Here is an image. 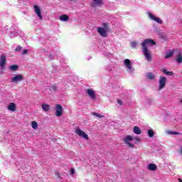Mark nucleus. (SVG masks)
Wrapping results in <instances>:
<instances>
[{"mask_svg":"<svg viewBox=\"0 0 182 182\" xmlns=\"http://www.w3.org/2000/svg\"><path fill=\"white\" fill-rule=\"evenodd\" d=\"M147 77L150 80H153V79H154V75L151 73H149L147 74Z\"/></svg>","mask_w":182,"mask_h":182,"instance_id":"nucleus-25","label":"nucleus"},{"mask_svg":"<svg viewBox=\"0 0 182 182\" xmlns=\"http://www.w3.org/2000/svg\"><path fill=\"white\" fill-rule=\"evenodd\" d=\"M70 1H75V0H70Z\"/></svg>","mask_w":182,"mask_h":182,"instance_id":"nucleus-37","label":"nucleus"},{"mask_svg":"<svg viewBox=\"0 0 182 182\" xmlns=\"http://www.w3.org/2000/svg\"><path fill=\"white\" fill-rule=\"evenodd\" d=\"M163 73H165V75H167L168 76H173L174 75V73L171 71H167L166 69L162 70Z\"/></svg>","mask_w":182,"mask_h":182,"instance_id":"nucleus-19","label":"nucleus"},{"mask_svg":"<svg viewBox=\"0 0 182 182\" xmlns=\"http://www.w3.org/2000/svg\"><path fill=\"white\" fill-rule=\"evenodd\" d=\"M87 94L88 95V96L90 97H91L92 99V100H96V92H95V91L93 90H92V89L87 90Z\"/></svg>","mask_w":182,"mask_h":182,"instance_id":"nucleus-12","label":"nucleus"},{"mask_svg":"<svg viewBox=\"0 0 182 182\" xmlns=\"http://www.w3.org/2000/svg\"><path fill=\"white\" fill-rule=\"evenodd\" d=\"M92 3L90 4L91 8H96L97 6H103L105 2L103 0H92Z\"/></svg>","mask_w":182,"mask_h":182,"instance_id":"nucleus-4","label":"nucleus"},{"mask_svg":"<svg viewBox=\"0 0 182 182\" xmlns=\"http://www.w3.org/2000/svg\"><path fill=\"white\" fill-rule=\"evenodd\" d=\"M75 133H76L80 137H82V139H85V140H89V136L87 135V134H85L83 130L80 129H76Z\"/></svg>","mask_w":182,"mask_h":182,"instance_id":"nucleus-3","label":"nucleus"},{"mask_svg":"<svg viewBox=\"0 0 182 182\" xmlns=\"http://www.w3.org/2000/svg\"><path fill=\"white\" fill-rule=\"evenodd\" d=\"M180 103L182 105V98L180 100Z\"/></svg>","mask_w":182,"mask_h":182,"instance_id":"nucleus-36","label":"nucleus"},{"mask_svg":"<svg viewBox=\"0 0 182 182\" xmlns=\"http://www.w3.org/2000/svg\"><path fill=\"white\" fill-rule=\"evenodd\" d=\"M173 55H174V51H171L169 53H167L165 55V59H168V58H171V56H173Z\"/></svg>","mask_w":182,"mask_h":182,"instance_id":"nucleus-21","label":"nucleus"},{"mask_svg":"<svg viewBox=\"0 0 182 182\" xmlns=\"http://www.w3.org/2000/svg\"><path fill=\"white\" fill-rule=\"evenodd\" d=\"M50 90L51 92H57L58 90V87L56 86V85H54L51 87V88L50 89Z\"/></svg>","mask_w":182,"mask_h":182,"instance_id":"nucleus-26","label":"nucleus"},{"mask_svg":"<svg viewBox=\"0 0 182 182\" xmlns=\"http://www.w3.org/2000/svg\"><path fill=\"white\" fill-rule=\"evenodd\" d=\"M60 21H63V22H68L69 21V16L64 14L60 16Z\"/></svg>","mask_w":182,"mask_h":182,"instance_id":"nucleus-17","label":"nucleus"},{"mask_svg":"<svg viewBox=\"0 0 182 182\" xmlns=\"http://www.w3.org/2000/svg\"><path fill=\"white\" fill-rule=\"evenodd\" d=\"M94 116H96V117H99V119H102V117H105L103 115H100L98 113L93 112Z\"/></svg>","mask_w":182,"mask_h":182,"instance_id":"nucleus-28","label":"nucleus"},{"mask_svg":"<svg viewBox=\"0 0 182 182\" xmlns=\"http://www.w3.org/2000/svg\"><path fill=\"white\" fill-rule=\"evenodd\" d=\"M178 180L179 182H182L181 178H178Z\"/></svg>","mask_w":182,"mask_h":182,"instance_id":"nucleus-35","label":"nucleus"},{"mask_svg":"<svg viewBox=\"0 0 182 182\" xmlns=\"http://www.w3.org/2000/svg\"><path fill=\"white\" fill-rule=\"evenodd\" d=\"M167 134H175L176 136H178V134H181L180 132H171V131H168Z\"/></svg>","mask_w":182,"mask_h":182,"instance_id":"nucleus-27","label":"nucleus"},{"mask_svg":"<svg viewBox=\"0 0 182 182\" xmlns=\"http://www.w3.org/2000/svg\"><path fill=\"white\" fill-rule=\"evenodd\" d=\"M133 140V137L130 135L127 136V137L124 139L125 144H127V146H129V147H131L132 149L134 148V144L130 143V141Z\"/></svg>","mask_w":182,"mask_h":182,"instance_id":"nucleus-5","label":"nucleus"},{"mask_svg":"<svg viewBox=\"0 0 182 182\" xmlns=\"http://www.w3.org/2000/svg\"><path fill=\"white\" fill-rule=\"evenodd\" d=\"M6 65V56L5 55H1L0 56V68L4 70L5 69V66Z\"/></svg>","mask_w":182,"mask_h":182,"instance_id":"nucleus-7","label":"nucleus"},{"mask_svg":"<svg viewBox=\"0 0 182 182\" xmlns=\"http://www.w3.org/2000/svg\"><path fill=\"white\" fill-rule=\"evenodd\" d=\"M148 135L150 137H154V132L153 131V129H149L148 130Z\"/></svg>","mask_w":182,"mask_h":182,"instance_id":"nucleus-24","label":"nucleus"},{"mask_svg":"<svg viewBox=\"0 0 182 182\" xmlns=\"http://www.w3.org/2000/svg\"><path fill=\"white\" fill-rule=\"evenodd\" d=\"M22 55H28V50L27 49L23 50L22 52Z\"/></svg>","mask_w":182,"mask_h":182,"instance_id":"nucleus-31","label":"nucleus"},{"mask_svg":"<svg viewBox=\"0 0 182 182\" xmlns=\"http://www.w3.org/2000/svg\"><path fill=\"white\" fill-rule=\"evenodd\" d=\"M19 66L18 65H14L10 67L11 70L15 72V70H18Z\"/></svg>","mask_w":182,"mask_h":182,"instance_id":"nucleus-22","label":"nucleus"},{"mask_svg":"<svg viewBox=\"0 0 182 182\" xmlns=\"http://www.w3.org/2000/svg\"><path fill=\"white\" fill-rule=\"evenodd\" d=\"M134 133L135 134H141V130L140 129V128H139V127L135 126L134 127V130H133Z\"/></svg>","mask_w":182,"mask_h":182,"instance_id":"nucleus-18","label":"nucleus"},{"mask_svg":"<svg viewBox=\"0 0 182 182\" xmlns=\"http://www.w3.org/2000/svg\"><path fill=\"white\" fill-rule=\"evenodd\" d=\"M117 103L118 105H119L120 106H122L123 105V102L121 100H117Z\"/></svg>","mask_w":182,"mask_h":182,"instance_id":"nucleus-32","label":"nucleus"},{"mask_svg":"<svg viewBox=\"0 0 182 182\" xmlns=\"http://www.w3.org/2000/svg\"><path fill=\"white\" fill-rule=\"evenodd\" d=\"M167 82V78L166 77L161 76L159 79V90L166 87V83Z\"/></svg>","mask_w":182,"mask_h":182,"instance_id":"nucleus-6","label":"nucleus"},{"mask_svg":"<svg viewBox=\"0 0 182 182\" xmlns=\"http://www.w3.org/2000/svg\"><path fill=\"white\" fill-rule=\"evenodd\" d=\"M97 32L100 33V36L107 38V32H109V23H103L102 27L97 28Z\"/></svg>","mask_w":182,"mask_h":182,"instance_id":"nucleus-2","label":"nucleus"},{"mask_svg":"<svg viewBox=\"0 0 182 182\" xmlns=\"http://www.w3.org/2000/svg\"><path fill=\"white\" fill-rule=\"evenodd\" d=\"M131 45L133 48H136V46H137V43L136 42H132L131 43Z\"/></svg>","mask_w":182,"mask_h":182,"instance_id":"nucleus-30","label":"nucleus"},{"mask_svg":"<svg viewBox=\"0 0 182 182\" xmlns=\"http://www.w3.org/2000/svg\"><path fill=\"white\" fill-rule=\"evenodd\" d=\"M176 62L178 63H182V55H181V53H179L178 56H176Z\"/></svg>","mask_w":182,"mask_h":182,"instance_id":"nucleus-20","label":"nucleus"},{"mask_svg":"<svg viewBox=\"0 0 182 182\" xmlns=\"http://www.w3.org/2000/svg\"><path fill=\"white\" fill-rule=\"evenodd\" d=\"M8 110H10L11 112H15V110H16V105L14 102H11L8 105Z\"/></svg>","mask_w":182,"mask_h":182,"instance_id":"nucleus-13","label":"nucleus"},{"mask_svg":"<svg viewBox=\"0 0 182 182\" xmlns=\"http://www.w3.org/2000/svg\"><path fill=\"white\" fill-rule=\"evenodd\" d=\"M22 80H23V75H15L14 77L11 78L13 83H18V82H22Z\"/></svg>","mask_w":182,"mask_h":182,"instance_id":"nucleus-10","label":"nucleus"},{"mask_svg":"<svg viewBox=\"0 0 182 182\" xmlns=\"http://www.w3.org/2000/svg\"><path fill=\"white\" fill-rule=\"evenodd\" d=\"M31 127L33 129H34L35 130H36V129H38V122L33 121L31 122Z\"/></svg>","mask_w":182,"mask_h":182,"instance_id":"nucleus-23","label":"nucleus"},{"mask_svg":"<svg viewBox=\"0 0 182 182\" xmlns=\"http://www.w3.org/2000/svg\"><path fill=\"white\" fill-rule=\"evenodd\" d=\"M55 107V116H57V117H60V116H62V113H63V108L62 107V105L59 104H57Z\"/></svg>","mask_w":182,"mask_h":182,"instance_id":"nucleus-8","label":"nucleus"},{"mask_svg":"<svg viewBox=\"0 0 182 182\" xmlns=\"http://www.w3.org/2000/svg\"><path fill=\"white\" fill-rule=\"evenodd\" d=\"M41 108L44 112H49L50 110V105L48 104H43Z\"/></svg>","mask_w":182,"mask_h":182,"instance_id":"nucleus-16","label":"nucleus"},{"mask_svg":"<svg viewBox=\"0 0 182 182\" xmlns=\"http://www.w3.org/2000/svg\"><path fill=\"white\" fill-rule=\"evenodd\" d=\"M136 139V140H137L138 141H140V139H139V138H135Z\"/></svg>","mask_w":182,"mask_h":182,"instance_id":"nucleus-34","label":"nucleus"},{"mask_svg":"<svg viewBox=\"0 0 182 182\" xmlns=\"http://www.w3.org/2000/svg\"><path fill=\"white\" fill-rule=\"evenodd\" d=\"M149 17L150 18V19H151V21H156L157 22V23H163V20H161L160 18L159 17H156L154 16V15L151 13H149L148 14Z\"/></svg>","mask_w":182,"mask_h":182,"instance_id":"nucleus-11","label":"nucleus"},{"mask_svg":"<svg viewBox=\"0 0 182 182\" xmlns=\"http://www.w3.org/2000/svg\"><path fill=\"white\" fill-rule=\"evenodd\" d=\"M124 65L129 69V70H132V62L129 59L124 60Z\"/></svg>","mask_w":182,"mask_h":182,"instance_id":"nucleus-15","label":"nucleus"},{"mask_svg":"<svg viewBox=\"0 0 182 182\" xmlns=\"http://www.w3.org/2000/svg\"><path fill=\"white\" fill-rule=\"evenodd\" d=\"M70 173L73 176L75 174V168L70 169Z\"/></svg>","mask_w":182,"mask_h":182,"instance_id":"nucleus-33","label":"nucleus"},{"mask_svg":"<svg viewBox=\"0 0 182 182\" xmlns=\"http://www.w3.org/2000/svg\"><path fill=\"white\" fill-rule=\"evenodd\" d=\"M148 170H150V171H156V170H157V165L154 164H149L148 165Z\"/></svg>","mask_w":182,"mask_h":182,"instance_id":"nucleus-14","label":"nucleus"},{"mask_svg":"<svg viewBox=\"0 0 182 182\" xmlns=\"http://www.w3.org/2000/svg\"><path fill=\"white\" fill-rule=\"evenodd\" d=\"M21 49H22V46H18L16 47V48L15 49L16 52H19V50H21Z\"/></svg>","mask_w":182,"mask_h":182,"instance_id":"nucleus-29","label":"nucleus"},{"mask_svg":"<svg viewBox=\"0 0 182 182\" xmlns=\"http://www.w3.org/2000/svg\"><path fill=\"white\" fill-rule=\"evenodd\" d=\"M149 45V46H153L156 45V42L154 41L153 39H145L141 43L142 52L144 53V55L145 56L146 60H148V62H150L152 59V57L150 50H149V48H147V46Z\"/></svg>","mask_w":182,"mask_h":182,"instance_id":"nucleus-1","label":"nucleus"},{"mask_svg":"<svg viewBox=\"0 0 182 182\" xmlns=\"http://www.w3.org/2000/svg\"><path fill=\"white\" fill-rule=\"evenodd\" d=\"M33 9L35 14H36L37 16H38L39 19L42 21L43 19V17L42 16V13L41 12V8L38 6V5H34L33 6Z\"/></svg>","mask_w":182,"mask_h":182,"instance_id":"nucleus-9","label":"nucleus"}]
</instances>
